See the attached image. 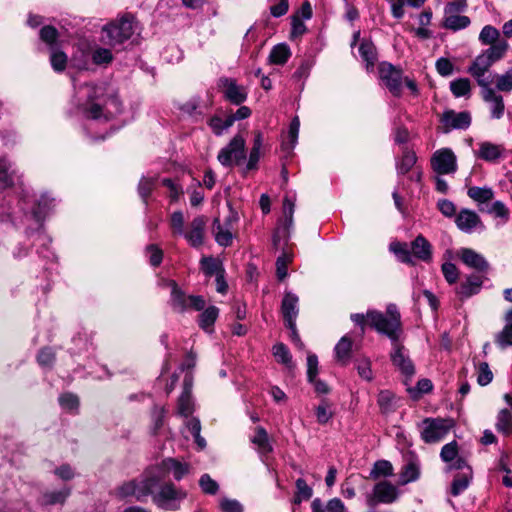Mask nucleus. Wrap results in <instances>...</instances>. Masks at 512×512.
<instances>
[{
    "mask_svg": "<svg viewBox=\"0 0 512 512\" xmlns=\"http://www.w3.org/2000/svg\"><path fill=\"white\" fill-rule=\"evenodd\" d=\"M494 63L483 52L478 55L469 67L468 72L476 79L480 87L491 85L493 80L485 76Z\"/></svg>",
    "mask_w": 512,
    "mask_h": 512,
    "instance_id": "17",
    "label": "nucleus"
},
{
    "mask_svg": "<svg viewBox=\"0 0 512 512\" xmlns=\"http://www.w3.org/2000/svg\"><path fill=\"white\" fill-rule=\"evenodd\" d=\"M70 495L71 489L69 487L46 490L39 497L38 503L43 507L62 506L66 503Z\"/></svg>",
    "mask_w": 512,
    "mask_h": 512,
    "instance_id": "21",
    "label": "nucleus"
},
{
    "mask_svg": "<svg viewBox=\"0 0 512 512\" xmlns=\"http://www.w3.org/2000/svg\"><path fill=\"white\" fill-rule=\"evenodd\" d=\"M440 458L447 464L448 471L455 470L452 466L457 462V460L464 459L459 455L458 443L456 441H451L442 447Z\"/></svg>",
    "mask_w": 512,
    "mask_h": 512,
    "instance_id": "27",
    "label": "nucleus"
},
{
    "mask_svg": "<svg viewBox=\"0 0 512 512\" xmlns=\"http://www.w3.org/2000/svg\"><path fill=\"white\" fill-rule=\"evenodd\" d=\"M416 155L413 151L405 149L401 161L397 164V170L400 174L408 173L416 163Z\"/></svg>",
    "mask_w": 512,
    "mask_h": 512,
    "instance_id": "48",
    "label": "nucleus"
},
{
    "mask_svg": "<svg viewBox=\"0 0 512 512\" xmlns=\"http://www.w3.org/2000/svg\"><path fill=\"white\" fill-rule=\"evenodd\" d=\"M489 46V48L483 51V54H485L493 63L501 60L509 48V44L506 40L497 41Z\"/></svg>",
    "mask_w": 512,
    "mask_h": 512,
    "instance_id": "33",
    "label": "nucleus"
},
{
    "mask_svg": "<svg viewBox=\"0 0 512 512\" xmlns=\"http://www.w3.org/2000/svg\"><path fill=\"white\" fill-rule=\"evenodd\" d=\"M468 196L477 203H486L493 199L494 192L489 187H470L467 191Z\"/></svg>",
    "mask_w": 512,
    "mask_h": 512,
    "instance_id": "36",
    "label": "nucleus"
},
{
    "mask_svg": "<svg viewBox=\"0 0 512 512\" xmlns=\"http://www.w3.org/2000/svg\"><path fill=\"white\" fill-rule=\"evenodd\" d=\"M155 485V480L147 469L138 479L123 483L117 493L122 498L134 497L137 501L143 502L153 492L152 488Z\"/></svg>",
    "mask_w": 512,
    "mask_h": 512,
    "instance_id": "6",
    "label": "nucleus"
},
{
    "mask_svg": "<svg viewBox=\"0 0 512 512\" xmlns=\"http://www.w3.org/2000/svg\"><path fill=\"white\" fill-rule=\"evenodd\" d=\"M412 256L423 261L430 262L432 260V246L429 241L422 235H418L411 243Z\"/></svg>",
    "mask_w": 512,
    "mask_h": 512,
    "instance_id": "24",
    "label": "nucleus"
},
{
    "mask_svg": "<svg viewBox=\"0 0 512 512\" xmlns=\"http://www.w3.org/2000/svg\"><path fill=\"white\" fill-rule=\"evenodd\" d=\"M156 181H157V177L144 176L141 178L139 185H138V192L144 202H146L148 196L151 194Z\"/></svg>",
    "mask_w": 512,
    "mask_h": 512,
    "instance_id": "52",
    "label": "nucleus"
},
{
    "mask_svg": "<svg viewBox=\"0 0 512 512\" xmlns=\"http://www.w3.org/2000/svg\"><path fill=\"white\" fill-rule=\"evenodd\" d=\"M37 361L43 367H51L55 361V352L51 348L45 347L40 350Z\"/></svg>",
    "mask_w": 512,
    "mask_h": 512,
    "instance_id": "62",
    "label": "nucleus"
},
{
    "mask_svg": "<svg viewBox=\"0 0 512 512\" xmlns=\"http://www.w3.org/2000/svg\"><path fill=\"white\" fill-rule=\"evenodd\" d=\"M296 490L295 503L310 499L313 493L312 488L302 478L296 480Z\"/></svg>",
    "mask_w": 512,
    "mask_h": 512,
    "instance_id": "53",
    "label": "nucleus"
},
{
    "mask_svg": "<svg viewBox=\"0 0 512 512\" xmlns=\"http://www.w3.org/2000/svg\"><path fill=\"white\" fill-rule=\"evenodd\" d=\"M358 51L361 59L366 63V69H372L377 61V51L374 44L364 39L361 41Z\"/></svg>",
    "mask_w": 512,
    "mask_h": 512,
    "instance_id": "28",
    "label": "nucleus"
},
{
    "mask_svg": "<svg viewBox=\"0 0 512 512\" xmlns=\"http://www.w3.org/2000/svg\"><path fill=\"white\" fill-rule=\"evenodd\" d=\"M273 355L279 363L287 367H292L290 351L283 343H278L273 346Z\"/></svg>",
    "mask_w": 512,
    "mask_h": 512,
    "instance_id": "44",
    "label": "nucleus"
},
{
    "mask_svg": "<svg viewBox=\"0 0 512 512\" xmlns=\"http://www.w3.org/2000/svg\"><path fill=\"white\" fill-rule=\"evenodd\" d=\"M393 474V467L389 461L380 460L377 461L373 469L370 472V476L373 479H377L380 476H390Z\"/></svg>",
    "mask_w": 512,
    "mask_h": 512,
    "instance_id": "51",
    "label": "nucleus"
},
{
    "mask_svg": "<svg viewBox=\"0 0 512 512\" xmlns=\"http://www.w3.org/2000/svg\"><path fill=\"white\" fill-rule=\"evenodd\" d=\"M458 256L466 266L479 272H485L489 268V264L484 256L471 248H461L458 251Z\"/></svg>",
    "mask_w": 512,
    "mask_h": 512,
    "instance_id": "22",
    "label": "nucleus"
},
{
    "mask_svg": "<svg viewBox=\"0 0 512 512\" xmlns=\"http://www.w3.org/2000/svg\"><path fill=\"white\" fill-rule=\"evenodd\" d=\"M453 426V419L440 417H427L417 424L421 439L428 444L441 441Z\"/></svg>",
    "mask_w": 512,
    "mask_h": 512,
    "instance_id": "5",
    "label": "nucleus"
},
{
    "mask_svg": "<svg viewBox=\"0 0 512 512\" xmlns=\"http://www.w3.org/2000/svg\"><path fill=\"white\" fill-rule=\"evenodd\" d=\"M392 351L390 353V358L393 365L400 370V372L410 378L415 373L414 365L403 345H401L398 340L392 342Z\"/></svg>",
    "mask_w": 512,
    "mask_h": 512,
    "instance_id": "12",
    "label": "nucleus"
},
{
    "mask_svg": "<svg viewBox=\"0 0 512 512\" xmlns=\"http://www.w3.org/2000/svg\"><path fill=\"white\" fill-rule=\"evenodd\" d=\"M155 480L153 492L149 496L158 507L165 510H176L179 503L186 497V493L177 489L174 484L165 482V479L159 477V472L151 474Z\"/></svg>",
    "mask_w": 512,
    "mask_h": 512,
    "instance_id": "2",
    "label": "nucleus"
},
{
    "mask_svg": "<svg viewBox=\"0 0 512 512\" xmlns=\"http://www.w3.org/2000/svg\"><path fill=\"white\" fill-rule=\"evenodd\" d=\"M470 25V19L467 16L457 14H444L443 26L446 29L457 31Z\"/></svg>",
    "mask_w": 512,
    "mask_h": 512,
    "instance_id": "30",
    "label": "nucleus"
},
{
    "mask_svg": "<svg viewBox=\"0 0 512 512\" xmlns=\"http://www.w3.org/2000/svg\"><path fill=\"white\" fill-rule=\"evenodd\" d=\"M246 157L245 140L236 135L230 143L218 153V161L224 166L238 165Z\"/></svg>",
    "mask_w": 512,
    "mask_h": 512,
    "instance_id": "8",
    "label": "nucleus"
},
{
    "mask_svg": "<svg viewBox=\"0 0 512 512\" xmlns=\"http://www.w3.org/2000/svg\"><path fill=\"white\" fill-rule=\"evenodd\" d=\"M291 53L286 44H278L270 52L269 60L273 64L283 65L289 59Z\"/></svg>",
    "mask_w": 512,
    "mask_h": 512,
    "instance_id": "37",
    "label": "nucleus"
},
{
    "mask_svg": "<svg viewBox=\"0 0 512 512\" xmlns=\"http://www.w3.org/2000/svg\"><path fill=\"white\" fill-rule=\"evenodd\" d=\"M167 286L171 289L170 304L172 308L180 313L196 310H203L205 300L202 296L186 295L174 280H168Z\"/></svg>",
    "mask_w": 512,
    "mask_h": 512,
    "instance_id": "7",
    "label": "nucleus"
},
{
    "mask_svg": "<svg viewBox=\"0 0 512 512\" xmlns=\"http://www.w3.org/2000/svg\"><path fill=\"white\" fill-rule=\"evenodd\" d=\"M148 469L151 474H157V472H159V477L163 479H166V477L172 473L176 480H181L189 472V466L187 464H183L173 458H167L160 464Z\"/></svg>",
    "mask_w": 512,
    "mask_h": 512,
    "instance_id": "11",
    "label": "nucleus"
},
{
    "mask_svg": "<svg viewBox=\"0 0 512 512\" xmlns=\"http://www.w3.org/2000/svg\"><path fill=\"white\" fill-rule=\"evenodd\" d=\"M352 341L347 336H343L335 346L336 359L342 364H346L350 358Z\"/></svg>",
    "mask_w": 512,
    "mask_h": 512,
    "instance_id": "35",
    "label": "nucleus"
},
{
    "mask_svg": "<svg viewBox=\"0 0 512 512\" xmlns=\"http://www.w3.org/2000/svg\"><path fill=\"white\" fill-rule=\"evenodd\" d=\"M234 124L231 116H227L224 119L221 117H213L210 120V127L216 134H221L224 130L228 129Z\"/></svg>",
    "mask_w": 512,
    "mask_h": 512,
    "instance_id": "55",
    "label": "nucleus"
},
{
    "mask_svg": "<svg viewBox=\"0 0 512 512\" xmlns=\"http://www.w3.org/2000/svg\"><path fill=\"white\" fill-rule=\"evenodd\" d=\"M136 30V23L133 16L126 15L102 29L101 41L109 46L116 47L131 38Z\"/></svg>",
    "mask_w": 512,
    "mask_h": 512,
    "instance_id": "4",
    "label": "nucleus"
},
{
    "mask_svg": "<svg viewBox=\"0 0 512 512\" xmlns=\"http://www.w3.org/2000/svg\"><path fill=\"white\" fill-rule=\"evenodd\" d=\"M496 428L505 435L512 433V413L507 409H502L497 417Z\"/></svg>",
    "mask_w": 512,
    "mask_h": 512,
    "instance_id": "40",
    "label": "nucleus"
},
{
    "mask_svg": "<svg viewBox=\"0 0 512 512\" xmlns=\"http://www.w3.org/2000/svg\"><path fill=\"white\" fill-rule=\"evenodd\" d=\"M51 65L55 71H63L66 67L67 56L61 51H53L50 57Z\"/></svg>",
    "mask_w": 512,
    "mask_h": 512,
    "instance_id": "63",
    "label": "nucleus"
},
{
    "mask_svg": "<svg viewBox=\"0 0 512 512\" xmlns=\"http://www.w3.org/2000/svg\"><path fill=\"white\" fill-rule=\"evenodd\" d=\"M457 228L464 233H472L477 228H483L480 216L473 210L461 209L455 217Z\"/></svg>",
    "mask_w": 512,
    "mask_h": 512,
    "instance_id": "19",
    "label": "nucleus"
},
{
    "mask_svg": "<svg viewBox=\"0 0 512 512\" xmlns=\"http://www.w3.org/2000/svg\"><path fill=\"white\" fill-rule=\"evenodd\" d=\"M254 445L257 446L258 451L261 454H267L272 451V447L268 440V434L262 427H258L255 431L254 436L251 438Z\"/></svg>",
    "mask_w": 512,
    "mask_h": 512,
    "instance_id": "34",
    "label": "nucleus"
},
{
    "mask_svg": "<svg viewBox=\"0 0 512 512\" xmlns=\"http://www.w3.org/2000/svg\"><path fill=\"white\" fill-rule=\"evenodd\" d=\"M317 422L319 424H326L332 417L331 403L327 399H322L321 403L315 410Z\"/></svg>",
    "mask_w": 512,
    "mask_h": 512,
    "instance_id": "47",
    "label": "nucleus"
},
{
    "mask_svg": "<svg viewBox=\"0 0 512 512\" xmlns=\"http://www.w3.org/2000/svg\"><path fill=\"white\" fill-rule=\"evenodd\" d=\"M397 497V487L387 481H381L375 485L373 496L368 499V504L370 506H375L377 503L390 504L393 503Z\"/></svg>",
    "mask_w": 512,
    "mask_h": 512,
    "instance_id": "15",
    "label": "nucleus"
},
{
    "mask_svg": "<svg viewBox=\"0 0 512 512\" xmlns=\"http://www.w3.org/2000/svg\"><path fill=\"white\" fill-rule=\"evenodd\" d=\"M431 167L439 175L455 173L457 157L450 148L439 149L431 157Z\"/></svg>",
    "mask_w": 512,
    "mask_h": 512,
    "instance_id": "9",
    "label": "nucleus"
},
{
    "mask_svg": "<svg viewBox=\"0 0 512 512\" xmlns=\"http://www.w3.org/2000/svg\"><path fill=\"white\" fill-rule=\"evenodd\" d=\"M501 40L503 39L500 38L499 30L492 25L484 26L479 34V41L482 45L494 44Z\"/></svg>",
    "mask_w": 512,
    "mask_h": 512,
    "instance_id": "39",
    "label": "nucleus"
},
{
    "mask_svg": "<svg viewBox=\"0 0 512 512\" xmlns=\"http://www.w3.org/2000/svg\"><path fill=\"white\" fill-rule=\"evenodd\" d=\"M184 215L181 211H175L171 215L170 224L174 235L181 236L184 234Z\"/></svg>",
    "mask_w": 512,
    "mask_h": 512,
    "instance_id": "58",
    "label": "nucleus"
},
{
    "mask_svg": "<svg viewBox=\"0 0 512 512\" xmlns=\"http://www.w3.org/2000/svg\"><path fill=\"white\" fill-rule=\"evenodd\" d=\"M452 467H454L455 470L460 471L454 477V480L451 485V494L453 496H458L468 488L470 480L472 478V469L467 464V461L465 459L457 460V462Z\"/></svg>",
    "mask_w": 512,
    "mask_h": 512,
    "instance_id": "14",
    "label": "nucleus"
},
{
    "mask_svg": "<svg viewBox=\"0 0 512 512\" xmlns=\"http://www.w3.org/2000/svg\"><path fill=\"white\" fill-rule=\"evenodd\" d=\"M482 285V278L477 275H471L467 277L466 281H464L457 290V293L463 297H470L480 290Z\"/></svg>",
    "mask_w": 512,
    "mask_h": 512,
    "instance_id": "29",
    "label": "nucleus"
},
{
    "mask_svg": "<svg viewBox=\"0 0 512 512\" xmlns=\"http://www.w3.org/2000/svg\"><path fill=\"white\" fill-rule=\"evenodd\" d=\"M367 321L379 333L388 336L392 342L398 340L401 333L400 313L394 304L387 307L386 314L377 311L367 313Z\"/></svg>",
    "mask_w": 512,
    "mask_h": 512,
    "instance_id": "3",
    "label": "nucleus"
},
{
    "mask_svg": "<svg viewBox=\"0 0 512 512\" xmlns=\"http://www.w3.org/2000/svg\"><path fill=\"white\" fill-rule=\"evenodd\" d=\"M294 201L286 196L283 200L284 225L286 229H290L293 225Z\"/></svg>",
    "mask_w": 512,
    "mask_h": 512,
    "instance_id": "56",
    "label": "nucleus"
},
{
    "mask_svg": "<svg viewBox=\"0 0 512 512\" xmlns=\"http://www.w3.org/2000/svg\"><path fill=\"white\" fill-rule=\"evenodd\" d=\"M496 88L501 92L512 91V68L508 69L504 74H497L494 77Z\"/></svg>",
    "mask_w": 512,
    "mask_h": 512,
    "instance_id": "46",
    "label": "nucleus"
},
{
    "mask_svg": "<svg viewBox=\"0 0 512 512\" xmlns=\"http://www.w3.org/2000/svg\"><path fill=\"white\" fill-rule=\"evenodd\" d=\"M200 264L202 270L208 276H216L219 273L224 272L221 262L211 256L203 257L200 261Z\"/></svg>",
    "mask_w": 512,
    "mask_h": 512,
    "instance_id": "38",
    "label": "nucleus"
},
{
    "mask_svg": "<svg viewBox=\"0 0 512 512\" xmlns=\"http://www.w3.org/2000/svg\"><path fill=\"white\" fill-rule=\"evenodd\" d=\"M206 223L207 220L204 216L195 217L189 224L188 230L184 231V234L181 236L194 248L202 246L204 243Z\"/></svg>",
    "mask_w": 512,
    "mask_h": 512,
    "instance_id": "16",
    "label": "nucleus"
},
{
    "mask_svg": "<svg viewBox=\"0 0 512 512\" xmlns=\"http://www.w3.org/2000/svg\"><path fill=\"white\" fill-rule=\"evenodd\" d=\"M213 230L215 240L220 246L227 247L232 242V232L230 227H224L218 218L213 221Z\"/></svg>",
    "mask_w": 512,
    "mask_h": 512,
    "instance_id": "32",
    "label": "nucleus"
},
{
    "mask_svg": "<svg viewBox=\"0 0 512 512\" xmlns=\"http://www.w3.org/2000/svg\"><path fill=\"white\" fill-rule=\"evenodd\" d=\"M504 149L501 145L491 142L479 143V149L475 152L476 157L485 161H495L502 156Z\"/></svg>",
    "mask_w": 512,
    "mask_h": 512,
    "instance_id": "26",
    "label": "nucleus"
},
{
    "mask_svg": "<svg viewBox=\"0 0 512 512\" xmlns=\"http://www.w3.org/2000/svg\"><path fill=\"white\" fill-rule=\"evenodd\" d=\"M441 120L447 129H466L471 123V116L465 111L456 113L448 110L443 113Z\"/></svg>",
    "mask_w": 512,
    "mask_h": 512,
    "instance_id": "23",
    "label": "nucleus"
},
{
    "mask_svg": "<svg viewBox=\"0 0 512 512\" xmlns=\"http://www.w3.org/2000/svg\"><path fill=\"white\" fill-rule=\"evenodd\" d=\"M389 250L395 254L397 259L406 264H414L411 249H409L407 243L394 241L389 245Z\"/></svg>",
    "mask_w": 512,
    "mask_h": 512,
    "instance_id": "31",
    "label": "nucleus"
},
{
    "mask_svg": "<svg viewBox=\"0 0 512 512\" xmlns=\"http://www.w3.org/2000/svg\"><path fill=\"white\" fill-rule=\"evenodd\" d=\"M262 144H263L262 134L260 132H256L253 147H252L250 155H249L247 169L250 170V169H254L256 167L257 162L259 161V158H260V150L262 148Z\"/></svg>",
    "mask_w": 512,
    "mask_h": 512,
    "instance_id": "42",
    "label": "nucleus"
},
{
    "mask_svg": "<svg viewBox=\"0 0 512 512\" xmlns=\"http://www.w3.org/2000/svg\"><path fill=\"white\" fill-rule=\"evenodd\" d=\"M379 78L394 96H400L403 80L402 70L390 63L382 62L378 67Z\"/></svg>",
    "mask_w": 512,
    "mask_h": 512,
    "instance_id": "10",
    "label": "nucleus"
},
{
    "mask_svg": "<svg viewBox=\"0 0 512 512\" xmlns=\"http://www.w3.org/2000/svg\"><path fill=\"white\" fill-rule=\"evenodd\" d=\"M218 86L222 90L224 97L232 104L239 105L247 98V91L243 86L237 84L232 78H220Z\"/></svg>",
    "mask_w": 512,
    "mask_h": 512,
    "instance_id": "13",
    "label": "nucleus"
},
{
    "mask_svg": "<svg viewBox=\"0 0 512 512\" xmlns=\"http://www.w3.org/2000/svg\"><path fill=\"white\" fill-rule=\"evenodd\" d=\"M75 100L81 113L91 119L108 120L122 111L117 90L105 83L75 86Z\"/></svg>",
    "mask_w": 512,
    "mask_h": 512,
    "instance_id": "1",
    "label": "nucleus"
},
{
    "mask_svg": "<svg viewBox=\"0 0 512 512\" xmlns=\"http://www.w3.org/2000/svg\"><path fill=\"white\" fill-rule=\"evenodd\" d=\"M488 213L493 214L497 218H501L504 222L508 221L510 211L502 201H495L490 205L487 210Z\"/></svg>",
    "mask_w": 512,
    "mask_h": 512,
    "instance_id": "57",
    "label": "nucleus"
},
{
    "mask_svg": "<svg viewBox=\"0 0 512 512\" xmlns=\"http://www.w3.org/2000/svg\"><path fill=\"white\" fill-rule=\"evenodd\" d=\"M298 302L299 298L292 292H286L282 304H281V312L286 324V327H293L294 322H296L298 316Z\"/></svg>",
    "mask_w": 512,
    "mask_h": 512,
    "instance_id": "20",
    "label": "nucleus"
},
{
    "mask_svg": "<svg viewBox=\"0 0 512 512\" xmlns=\"http://www.w3.org/2000/svg\"><path fill=\"white\" fill-rule=\"evenodd\" d=\"M218 314L219 310L215 306H210L206 308L199 317L200 327L208 331L216 321Z\"/></svg>",
    "mask_w": 512,
    "mask_h": 512,
    "instance_id": "41",
    "label": "nucleus"
},
{
    "mask_svg": "<svg viewBox=\"0 0 512 512\" xmlns=\"http://www.w3.org/2000/svg\"><path fill=\"white\" fill-rule=\"evenodd\" d=\"M358 374L361 378L366 381H371L373 379V372L371 369V362L367 358H363L357 362L356 365Z\"/></svg>",
    "mask_w": 512,
    "mask_h": 512,
    "instance_id": "61",
    "label": "nucleus"
},
{
    "mask_svg": "<svg viewBox=\"0 0 512 512\" xmlns=\"http://www.w3.org/2000/svg\"><path fill=\"white\" fill-rule=\"evenodd\" d=\"M51 202L52 199H50L46 194L42 195L38 200L37 208L32 211L33 217L36 219L37 223L40 224L45 213L48 211Z\"/></svg>",
    "mask_w": 512,
    "mask_h": 512,
    "instance_id": "54",
    "label": "nucleus"
},
{
    "mask_svg": "<svg viewBox=\"0 0 512 512\" xmlns=\"http://www.w3.org/2000/svg\"><path fill=\"white\" fill-rule=\"evenodd\" d=\"M494 340L502 350L512 346V325H504L503 329L495 335Z\"/></svg>",
    "mask_w": 512,
    "mask_h": 512,
    "instance_id": "45",
    "label": "nucleus"
},
{
    "mask_svg": "<svg viewBox=\"0 0 512 512\" xmlns=\"http://www.w3.org/2000/svg\"><path fill=\"white\" fill-rule=\"evenodd\" d=\"M394 394L389 390H382L378 395V405L385 413L393 409Z\"/></svg>",
    "mask_w": 512,
    "mask_h": 512,
    "instance_id": "59",
    "label": "nucleus"
},
{
    "mask_svg": "<svg viewBox=\"0 0 512 512\" xmlns=\"http://www.w3.org/2000/svg\"><path fill=\"white\" fill-rule=\"evenodd\" d=\"M202 491L206 494L214 495L219 489V485L208 474H203L199 480Z\"/></svg>",
    "mask_w": 512,
    "mask_h": 512,
    "instance_id": "60",
    "label": "nucleus"
},
{
    "mask_svg": "<svg viewBox=\"0 0 512 512\" xmlns=\"http://www.w3.org/2000/svg\"><path fill=\"white\" fill-rule=\"evenodd\" d=\"M191 379L187 376L184 379V389L178 399V414L188 417L193 413L194 406L191 397Z\"/></svg>",
    "mask_w": 512,
    "mask_h": 512,
    "instance_id": "25",
    "label": "nucleus"
},
{
    "mask_svg": "<svg viewBox=\"0 0 512 512\" xmlns=\"http://www.w3.org/2000/svg\"><path fill=\"white\" fill-rule=\"evenodd\" d=\"M481 96L484 102L489 105L491 118H502L505 110L503 97L491 85L481 87Z\"/></svg>",
    "mask_w": 512,
    "mask_h": 512,
    "instance_id": "18",
    "label": "nucleus"
},
{
    "mask_svg": "<svg viewBox=\"0 0 512 512\" xmlns=\"http://www.w3.org/2000/svg\"><path fill=\"white\" fill-rule=\"evenodd\" d=\"M59 404L62 409L68 412H76L79 407V398L72 393H64L59 396Z\"/></svg>",
    "mask_w": 512,
    "mask_h": 512,
    "instance_id": "50",
    "label": "nucleus"
},
{
    "mask_svg": "<svg viewBox=\"0 0 512 512\" xmlns=\"http://www.w3.org/2000/svg\"><path fill=\"white\" fill-rule=\"evenodd\" d=\"M220 508L223 512H243L242 504L235 499L223 498L220 502Z\"/></svg>",
    "mask_w": 512,
    "mask_h": 512,
    "instance_id": "64",
    "label": "nucleus"
},
{
    "mask_svg": "<svg viewBox=\"0 0 512 512\" xmlns=\"http://www.w3.org/2000/svg\"><path fill=\"white\" fill-rule=\"evenodd\" d=\"M91 58L96 65H108L112 62L113 55L109 49L97 47L92 51Z\"/></svg>",
    "mask_w": 512,
    "mask_h": 512,
    "instance_id": "49",
    "label": "nucleus"
},
{
    "mask_svg": "<svg viewBox=\"0 0 512 512\" xmlns=\"http://www.w3.org/2000/svg\"><path fill=\"white\" fill-rule=\"evenodd\" d=\"M451 92L455 97H463L470 94L471 85L468 78H459L450 83Z\"/></svg>",
    "mask_w": 512,
    "mask_h": 512,
    "instance_id": "43",
    "label": "nucleus"
}]
</instances>
